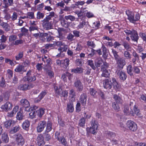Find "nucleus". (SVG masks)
Segmentation results:
<instances>
[{
    "label": "nucleus",
    "instance_id": "nucleus-45",
    "mask_svg": "<svg viewBox=\"0 0 146 146\" xmlns=\"http://www.w3.org/2000/svg\"><path fill=\"white\" fill-rule=\"evenodd\" d=\"M58 140L64 145H66L67 144L66 141L63 137H61L60 139V138Z\"/></svg>",
    "mask_w": 146,
    "mask_h": 146
},
{
    "label": "nucleus",
    "instance_id": "nucleus-20",
    "mask_svg": "<svg viewBox=\"0 0 146 146\" xmlns=\"http://www.w3.org/2000/svg\"><path fill=\"white\" fill-rule=\"evenodd\" d=\"M67 111L72 113L74 110V107L72 102H70L67 104Z\"/></svg>",
    "mask_w": 146,
    "mask_h": 146
},
{
    "label": "nucleus",
    "instance_id": "nucleus-15",
    "mask_svg": "<svg viewBox=\"0 0 146 146\" xmlns=\"http://www.w3.org/2000/svg\"><path fill=\"white\" fill-rule=\"evenodd\" d=\"M42 60L45 63V65L48 66H50L51 60L47 55L45 54L43 56Z\"/></svg>",
    "mask_w": 146,
    "mask_h": 146
},
{
    "label": "nucleus",
    "instance_id": "nucleus-33",
    "mask_svg": "<svg viewBox=\"0 0 146 146\" xmlns=\"http://www.w3.org/2000/svg\"><path fill=\"white\" fill-rule=\"evenodd\" d=\"M20 129V127L19 125L16 126L10 131V133L12 134L14 133L19 131Z\"/></svg>",
    "mask_w": 146,
    "mask_h": 146
},
{
    "label": "nucleus",
    "instance_id": "nucleus-1",
    "mask_svg": "<svg viewBox=\"0 0 146 146\" xmlns=\"http://www.w3.org/2000/svg\"><path fill=\"white\" fill-rule=\"evenodd\" d=\"M125 13L127 16V19L132 23H135L140 19V15L138 13H137L135 15L133 12L129 10H127L126 11Z\"/></svg>",
    "mask_w": 146,
    "mask_h": 146
},
{
    "label": "nucleus",
    "instance_id": "nucleus-40",
    "mask_svg": "<svg viewBox=\"0 0 146 146\" xmlns=\"http://www.w3.org/2000/svg\"><path fill=\"white\" fill-rule=\"evenodd\" d=\"M68 49V46L65 45L63 47H60L58 49V50L60 52H66Z\"/></svg>",
    "mask_w": 146,
    "mask_h": 146
},
{
    "label": "nucleus",
    "instance_id": "nucleus-38",
    "mask_svg": "<svg viewBox=\"0 0 146 146\" xmlns=\"http://www.w3.org/2000/svg\"><path fill=\"white\" fill-rule=\"evenodd\" d=\"M71 75V74L68 72H66V73L63 74L62 76V78L63 80L65 82L66 81L67 77L69 79V77Z\"/></svg>",
    "mask_w": 146,
    "mask_h": 146
},
{
    "label": "nucleus",
    "instance_id": "nucleus-51",
    "mask_svg": "<svg viewBox=\"0 0 146 146\" xmlns=\"http://www.w3.org/2000/svg\"><path fill=\"white\" fill-rule=\"evenodd\" d=\"M61 25L63 27H67L68 25L67 22L65 20V19H62L60 21Z\"/></svg>",
    "mask_w": 146,
    "mask_h": 146
},
{
    "label": "nucleus",
    "instance_id": "nucleus-58",
    "mask_svg": "<svg viewBox=\"0 0 146 146\" xmlns=\"http://www.w3.org/2000/svg\"><path fill=\"white\" fill-rule=\"evenodd\" d=\"M6 86L5 81L3 77L2 78L0 82V86L1 87H5Z\"/></svg>",
    "mask_w": 146,
    "mask_h": 146
},
{
    "label": "nucleus",
    "instance_id": "nucleus-57",
    "mask_svg": "<svg viewBox=\"0 0 146 146\" xmlns=\"http://www.w3.org/2000/svg\"><path fill=\"white\" fill-rule=\"evenodd\" d=\"M18 15L17 13L16 12H14L13 13L12 15L10 17V19L11 20L14 21L16 20L17 17Z\"/></svg>",
    "mask_w": 146,
    "mask_h": 146
},
{
    "label": "nucleus",
    "instance_id": "nucleus-37",
    "mask_svg": "<svg viewBox=\"0 0 146 146\" xmlns=\"http://www.w3.org/2000/svg\"><path fill=\"white\" fill-rule=\"evenodd\" d=\"M102 60L100 58H98L95 61V64L96 67H99L102 63Z\"/></svg>",
    "mask_w": 146,
    "mask_h": 146
},
{
    "label": "nucleus",
    "instance_id": "nucleus-50",
    "mask_svg": "<svg viewBox=\"0 0 146 146\" xmlns=\"http://www.w3.org/2000/svg\"><path fill=\"white\" fill-rule=\"evenodd\" d=\"M87 62L88 65L90 66L93 69H95V67L94 66L93 61L91 60H89L87 61Z\"/></svg>",
    "mask_w": 146,
    "mask_h": 146
},
{
    "label": "nucleus",
    "instance_id": "nucleus-28",
    "mask_svg": "<svg viewBox=\"0 0 146 146\" xmlns=\"http://www.w3.org/2000/svg\"><path fill=\"white\" fill-rule=\"evenodd\" d=\"M103 72L102 74V76L103 77H108L110 75V70H107L104 68L103 69Z\"/></svg>",
    "mask_w": 146,
    "mask_h": 146
},
{
    "label": "nucleus",
    "instance_id": "nucleus-44",
    "mask_svg": "<svg viewBox=\"0 0 146 146\" xmlns=\"http://www.w3.org/2000/svg\"><path fill=\"white\" fill-rule=\"evenodd\" d=\"M124 56L127 59H130L131 58V55L130 54L129 52L127 50L124 51Z\"/></svg>",
    "mask_w": 146,
    "mask_h": 146
},
{
    "label": "nucleus",
    "instance_id": "nucleus-9",
    "mask_svg": "<svg viewBox=\"0 0 146 146\" xmlns=\"http://www.w3.org/2000/svg\"><path fill=\"white\" fill-rule=\"evenodd\" d=\"M117 67L121 69H122L125 65V59L124 58H121L120 57L115 60Z\"/></svg>",
    "mask_w": 146,
    "mask_h": 146
},
{
    "label": "nucleus",
    "instance_id": "nucleus-7",
    "mask_svg": "<svg viewBox=\"0 0 146 146\" xmlns=\"http://www.w3.org/2000/svg\"><path fill=\"white\" fill-rule=\"evenodd\" d=\"M35 86V84L32 83H29L27 84H24L20 85L19 86L18 88L21 90H29L33 88Z\"/></svg>",
    "mask_w": 146,
    "mask_h": 146
},
{
    "label": "nucleus",
    "instance_id": "nucleus-34",
    "mask_svg": "<svg viewBox=\"0 0 146 146\" xmlns=\"http://www.w3.org/2000/svg\"><path fill=\"white\" fill-rule=\"evenodd\" d=\"M105 134L106 136L109 138L114 137L115 136V134L109 131H107L106 132Z\"/></svg>",
    "mask_w": 146,
    "mask_h": 146
},
{
    "label": "nucleus",
    "instance_id": "nucleus-60",
    "mask_svg": "<svg viewBox=\"0 0 146 146\" xmlns=\"http://www.w3.org/2000/svg\"><path fill=\"white\" fill-rule=\"evenodd\" d=\"M46 94L47 92L46 91L44 90L42 91L38 96H39V97L40 98V99H42Z\"/></svg>",
    "mask_w": 146,
    "mask_h": 146
},
{
    "label": "nucleus",
    "instance_id": "nucleus-10",
    "mask_svg": "<svg viewBox=\"0 0 146 146\" xmlns=\"http://www.w3.org/2000/svg\"><path fill=\"white\" fill-rule=\"evenodd\" d=\"M46 125V122L42 120L40 121L36 127L37 131L38 132H41L43 131Z\"/></svg>",
    "mask_w": 146,
    "mask_h": 146
},
{
    "label": "nucleus",
    "instance_id": "nucleus-26",
    "mask_svg": "<svg viewBox=\"0 0 146 146\" xmlns=\"http://www.w3.org/2000/svg\"><path fill=\"white\" fill-rule=\"evenodd\" d=\"M44 113V109L43 108H40L36 111L37 115L39 117H41Z\"/></svg>",
    "mask_w": 146,
    "mask_h": 146
},
{
    "label": "nucleus",
    "instance_id": "nucleus-18",
    "mask_svg": "<svg viewBox=\"0 0 146 146\" xmlns=\"http://www.w3.org/2000/svg\"><path fill=\"white\" fill-rule=\"evenodd\" d=\"M21 105L26 109L30 106V104L28 101L26 99H22L20 102Z\"/></svg>",
    "mask_w": 146,
    "mask_h": 146
},
{
    "label": "nucleus",
    "instance_id": "nucleus-36",
    "mask_svg": "<svg viewBox=\"0 0 146 146\" xmlns=\"http://www.w3.org/2000/svg\"><path fill=\"white\" fill-rule=\"evenodd\" d=\"M43 23L44 24V25L46 29H50L52 28V25L49 22L44 21L43 20L42 21Z\"/></svg>",
    "mask_w": 146,
    "mask_h": 146
},
{
    "label": "nucleus",
    "instance_id": "nucleus-55",
    "mask_svg": "<svg viewBox=\"0 0 146 146\" xmlns=\"http://www.w3.org/2000/svg\"><path fill=\"white\" fill-rule=\"evenodd\" d=\"M66 45L64 42L61 41H55V46H59L60 47H62L61 46H64Z\"/></svg>",
    "mask_w": 146,
    "mask_h": 146
},
{
    "label": "nucleus",
    "instance_id": "nucleus-13",
    "mask_svg": "<svg viewBox=\"0 0 146 146\" xmlns=\"http://www.w3.org/2000/svg\"><path fill=\"white\" fill-rule=\"evenodd\" d=\"M36 144L38 146L43 145L45 144L44 138L41 135H39L36 140Z\"/></svg>",
    "mask_w": 146,
    "mask_h": 146
},
{
    "label": "nucleus",
    "instance_id": "nucleus-17",
    "mask_svg": "<svg viewBox=\"0 0 146 146\" xmlns=\"http://www.w3.org/2000/svg\"><path fill=\"white\" fill-rule=\"evenodd\" d=\"M87 98V96L85 94H83L80 96L79 101L83 106L86 105Z\"/></svg>",
    "mask_w": 146,
    "mask_h": 146
},
{
    "label": "nucleus",
    "instance_id": "nucleus-5",
    "mask_svg": "<svg viewBox=\"0 0 146 146\" xmlns=\"http://www.w3.org/2000/svg\"><path fill=\"white\" fill-rule=\"evenodd\" d=\"M126 125L127 127L132 131H135L137 129V124L131 120L127 121Z\"/></svg>",
    "mask_w": 146,
    "mask_h": 146
},
{
    "label": "nucleus",
    "instance_id": "nucleus-32",
    "mask_svg": "<svg viewBox=\"0 0 146 146\" xmlns=\"http://www.w3.org/2000/svg\"><path fill=\"white\" fill-rule=\"evenodd\" d=\"M24 54L23 51L19 52L18 54L15 56V59L16 60L18 61L22 58Z\"/></svg>",
    "mask_w": 146,
    "mask_h": 146
},
{
    "label": "nucleus",
    "instance_id": "nucleus-47",
    "mask_svg": "<svg viewBox=\"0 0 146 146\" xmlns=\"http://www.w3.org/2000/svg\"><path fill=\"white\" fill-rule=\"evenodd\" d=\"M44 16V13H41L40 12H38L36 15V18L38 19H43Z\"/></svg>",
    "mask_w": 146,
    "mask_h": 146
},
{
    "label": "nucleus",
    "instance_id": "nucleus-4",
    "mask_svg": "<svg viewBox=\"0 0 146 146\" xmlns=\"http://www.w3.org/2000/svg\"><path fill=\"white\" fill-rule=\"evenodd\" d=\"M14 136L15 137L17 145L22 146L25 143V141L22 135L20 133H17L14 135Z\"/></svg>",
    "mask_w": 146,
    "mask_h": 146
},
{
    "label": "nucleus",
    "instance_id": "nucleus-6",
    "mask_svg": "<svg viewBox=\"0 0 146 146\" xmlns=\"http://www.w3.org/2000/svg\"><path fill=\"white\" fill-rule=\"evenodd\" d=\"M90 115L87 114L86 113H84V116L80 119L79 121V125L82 127H84L86 120L90 119Z\"/></svg>",
    "mask_w": 146,
    "mask_h": 146
},
{
    "label": "nucleus",
    "instance_id": "nucleus-3",
    "mask_svg": "<svg viewBox=\"0 0 146 146\" xmlns=\"http://www.w3.org/2000/svg\"><path fill=\"white\" fill-rule=\"evenodd\" d=\"M91 123V126L90 128H87L86 129L87 131L88 132L95 135L96 133L98 126V122L95 120H92Z\"/></svg>",
    "mask_w": 146,
    "mask_h": 146
},
{
    "label": "nucleus",
    "instance_id": "nucleus-61",
    "mask_svg": "<svg viewBox=\"0 0 146 146\" xmlns=\"http://www.w3.org/2000/svg\"><path fill=\"white\" fill-rule=\"evenodd\" d=\"M139 35L143 40L146 43V35L145 33H140Z\"/></svg>",
    "mask_w": 146,
    "mask_h": 146
},
{
    "label": "nucleus",
    "instance_id": "nucleus-35",
    "mask_svg": "<svg viewBox=\"0 0 146 146\" xmlns=\"http://www.w3.org/2000/svg\"><path fill=\"white\" fill-rule=\"evenodd\" d=\"M64 19L66 20H70L71 21H73L76 20V18L73 16L69 15L67 16H65Z\"/></svg>",
    "mask_w": 146,
    "mask_h": 146
},
{
    "label": "nucleus",
    "instance_id": "nucleus-2",
    "mask_svg": "<svg viewBox=\"0 0 146 146\" xmlns=\"http://www.w3.org/2000/svg\"><path fill=\"white\" fill-rule=\"evenodd\" d=\"M113 98L115 99V102H114L112 103V107L116 111H120V108L118 104L122 103V101L121 98L116 94L113 95Z\"/></svg>",
    "mask_w": 146,
    "mask_h": 146
},
{
    "label": "nucleus",
    "instance_id": "nucleus-43",
    "mask_svg": "<svg viewBox=\"0 0 146 146\" xmlns=\"http://www.w3.org/2000/svg\"><path fill=\"white\" fill-rule=\"evenodd\" d=\"M111 50L112 53L113 54L115 60L120 57L117 54L118 52L116 50L113 48L111 49Z\"/></svg>",
    "mask_w": 146,
    "mask_h": 146
},
{
    "label": "nucleus",
    "instance_id": "nucleus-29",
    "mask_svg": "<svg viewBox=\"0 0 146 146\" xmlns=\"http://www.w3.org/2000/svg\"><path fill=\"white\" fill-rule=\"evenodd\" d=\"M46 128L45 132L48 133L52 129V123L50 121H48L46 123Z\"/></svg>",
    "mask_w": 146,
    "mask_h": 146
},
{
    "label": "nucleus",
    "instance_id": "nucleus-48",
    "mask_svg": "<svg viewBox=\"0 0 146 146\" xmlns=\"http://www.w3.org/2000/svg\"><path fill=\"white\" fill-rule=\"evenodd\" d=\"M27 14L28 18L30 19H33L35 18L34 14L33 12H28Z\"/></svg>",
    "mask_w": 146,
    "mask_h": 146
},
{
    "label": "nucleus",
    "instance_id": "nucleus-39",
    "mask_svg": "<svg viewBox=\"0 0 146 146\" xmlns=\"http://www.w3.org/2000/svg\"><path fill=\"white\" fill-rule=\"evenodd\" d=\"M48 66L49 70L47 69L46 72L49 76L50 78H52L54 76V73L53 71L51 70V67L50 66Z\"/></svg>",
    "mask_w": 146,
    "mask_h": 146
},
{
    "label": "nucleus",
    "instance_id": "nucleus-14",
    "mask_svg": "<svg viewBox=\"0 0 146 146\" xmlns=\"http://www.w3.org/2000/svg\"><path fill=\"white\" fill-rule=\"evenodd\" d=\"M117 74L119 76L120 79L123 81L125 80L127 78V76L125 73L120 70H117L116 72Z\"/></svg>",
    "mask_w": 146,
    "mask_h": 146
},
{
    "label": "nucleus",
    "instance_id": "nucleus-25",
    "mask_svg": "<svg viewBox=\"0 0 146 146\" xmlns=\"http://www.w3.org/2000/svg\"><path fill=\"white\" fill-rule=\"evenodd\" d=\"M24 66L21 65H19L17 66L15 69V71L16 72H25L26 70H24Z\"/></svg>",
    "mask_w": 146,
    "mask_h": 146
},
{
    "label": "nucleus",
    "instance_id": "nucleus-11",
    "mask_svg": "<svg viewBox=\"0 0 146 146\" xmlns=\"http://www.w3.org/2000/svg\"><path fill=\"white\" fill-rule=\"evenodd\" d=\"M38 107L35 105L31 106L29 109V111H32L29 114L30 117L31 119H33L36 117L37 115L36 111H33L36 110L38 108Z\"/></svg>",
    "mask_w": 146,
    "mask_h": 146
},
{
    "label": "nucleus",
    "instance_id": "nucleus-56",
    "mask_svg": "<svg viewBox=\"0 0 146 146\" xmlns=\"http://www.w3.org/2000/svg\"><path fill=\"white\" fill-rule=\"evenodd\" d=\"M75 63L77 66H80L82 64V61L81 59H78L75 61Z\"/></svg>",
    "mask_w": 146,
    "mask_h": 146
},
{
    "label": "nucleus",
    "instance_id": "nucleus-52",
    "mask_svg": "<svg viewBox=\"0 0 146 146\" xmlns=\"http://www.w3.org/2000/svg\"><path fill=\"white\" fill-rule=\"evenodd\" d=\"M70 60L69 59L66 58L62 61V63H63L66 67L68 66L69 64Z\"/></svg>",
    "mask_w": 146,
    "mask_h": 146
},
{
    "label": "nucleus",
    "instance_id": "nucleus-12",
    "mask_svg": "<svg viewBox=\"0 0 146 146\" xmlns=\"http://www.w3.org/2000/svg\"><path fill=\"white\" fill-rule=\"evenodd\" d=\"M13 107V105L11 103L7 102L3 105L1 107V108L3 111H7L11 110Z\"/></svg>",
    "mask_w": 146,
    "mask_h": 146
},
{
    "label": "nucleus",
    "instance_id": "nucleus-30",
    "mask_svg": "<svg viewBox=\"0 0 146 146\" xmlns=\"http://www.w3.org/2000/svg\"><path fill=\"white\" fill-rule=\"evenodd\" d=\"M30 125V123L28 120L25 121L22 124V127L23 129L27 130Z\"/></svg>",
    "mask_w": 146,
    "mask_h": 146
},
{
    "label": "nucleus",
    "instance_id": "nucleus-42",
    "mask_svg": "<svg viewBox=\"0 0 146 146\" xmlns=\"http://www.w3.org/2000/svg\"><path fill=\"white\" fill-rule=\"evenodd\" d=\"M134 111L135 113L130 112V113L132 115L134 116V114H136L137 115H139V110L136 107V106L134 105Z\"/></svg>",
    "mask_w": 146,
    "mask_h": 146
},
{
    "label": "nucleus",
    "instance_id": "nucleus-21",
    "mask_svg": "<svg viewBox=\"0 0 146 146\" xmlns=\"http://www.w3.org/2000/svg\"><path fill=\"white\" fill-rule=\"evenodd\" d=\"M133 33L131 35V40L136 42H137L139 39V37L136 31H133Z\"/></svg>",
    "mask_w": 146,
    "mask_h": 146
},
{
    "label": "nucleus",
    "instance_id": "nucleus-59",
    "mask_svg": "<svg viewBox=\"0 0 146 146\" xmlns=\"http://www.w3.org/2000/svg\"><path fill=\"white\" fill-rule=\"evenodd\" d=\"M87 44L89 47H91L94 48L95 47V45L93 42L92 41H88L87 42Z\"/></svg>",
    "mask_w": 146,
    "mask_h": 146
},
{
    "label": "nucleus",
    "instance_id": "nucleus-24",
    "mask_svg": "<svg viewBox=\"0 0 146 146\" xmlns=\"http://www.w3.org/2000/svg\"><path fill=\"white\" fill-rule=\"evenodd\" d=\"M84 69L81 67H77L71 70V72L75 73L81 74L83 72Z\"/></svg>",
    "mask_w": 146,
    "mask_h": 146
},
{
    "label": "nucleus",
    "instance_id": "nucleus-27",
    "mask_svg": "<svg viewBox=\"0 0 146 146\" xmlns=\"http://www.w3.org/2000/svg\"><path fill=\"white\" fill-rule=\"evenodd\" d=\"M3 3L5 7L7 8L13 4V0H3Z\"/></svg>",
    "mask_w": 146,
    "mask_h": 146
},
{
    "label": "nucleus",
    "instance_id": "nucleus-49",
    "mask_svg": "<svg viewBox=\"0 0 146 146\" xmlns=\"http://www.w3.org/2000/svg\"><path fill=\"white\" fill-rule=\"evenodd\" d=\"M23 114L21 112L19 111L17 113V119L19 120H21L23 119Z\"/></svg>",
    "mask_w": 146,
    "mask_h": 146
},
{
    "label": "nucleus",
    "instance_id": "nucleus-64",
    "mask_svg": "<svg viewBox=\"0 0 146 146\" xmlns=\"http://www.w3.org/2000/svg\"><path fill=\"white\" fill-rule=\"evenodd\" d=\"M17 38V36L15 35H12L10 36L9 38V41L12 42L15 40Z\"/></svg>",
    "mask_w": 146,
    "mask_h": 146
},
{
    "label": "nucleus",
    "instance_id": "nucleus-16",
    "mask_svg": "<svg viewBox=\"0 0 146 146\" xmlns=\"http://www.w3.org/2000/svg\"><path fill=\"white\" fill-rule=\"evenodd\" d=\"M74 85L75 87L79 91H82L83 88V86L80 80L75 81Z\"/></svg>",
    "mask_w": 146,
    "mask_h": 146
},
{
    "label": "nucleus",
    "instance_id": "nucleus-22",
    "mask_svg": "<svg viewBox=\"0 0 146 146\" xmlns=\"http://www.w3.org/2000/svg\"><path fill=\"white\" fill-rule=\"evenodd\" d=\"M15 123V121L12 120H8L5 121L4 123V126L7 128H9L10 126Z\"/></svg>",
    "mask_w": 146,
    "mask_h": 146
},
{
    "label": "nucleus",
    "instance_id": "nucleus-19",
    "mask_svg": "<svg viewBox=\"0 0 146 146\" xmlns=\"http://www.w3.org/2000/svg\"><path fill=\"white\" fill-rule=\"evenodd\" d=\"M104 86L106 89H111L112 87L111 82L108 79L106 80L104 83Z\"/></svg>",
    "mask_w": 146,
    "mask_h": 146
},
{
    "label": "nucleus",
    "instance_id": "nucleus-31",
    "mask_svg": "<svg viewBox=\"0 0 146 146\" xmlns=\"http://www.w3.org/2000/svg\"><path fill=\"white\" fill-rule=\"evenodd\" d=\"M54 12H51L49 13L48 15L46 16V18L44 19L43 21L48 22L51 20L52 17H53L54 15Z\"/></svg>",
    "mask_w": 146,
    "mask_h": 146
},
{
    "label": "nucleus",
    "instance_id": "nucleus-54",
    "mask_svg": "<svg viewBox=\"0 0 146 146\" xmlns=\"http://www.w3.org/2000/svg\"><path fill=\"white\" fill-rule=\"evenodd\" d=\"M123 45L126 49L128 50H130L131 47L129 44L128 43L126 42H124L123 43Z\"/></svg>",
    "mask_w": 146,
    "mask_h": 146
},
{
    "label": "nucleus",
    "instance_id": "nucleus-41",
    "mask_svg": "<svg viewBox=\"0 0 146 146\" xmlns=\"http://www.w3.org/2000/svg\"><path fill=\"white\" fill-rule=\"evenodd\" d=\"M86 23V22L85 21H82L80 22L77 27L78 29H80L83 28Z\"/></svg>",
    "mask_w": 146,
    "mask_h": 146
},
{
    "label": "nucleus",
    "instance_id": "nucleus-46",
    "mask_svg": "<svg viewBox=\"0 0 146 146\" xmlns=\"http://www.w3.org/2000/svg\"><path fill=\"white\" fill-rule=\"evenodd\" d=\"M90 94L93 96L95 97L96 96L97 91L95 90L93 88H90L89 90Z\"/></svg>",
    "mask_w": 146,
    "mask_h": 146
},
{
    "label": "nucleus",
    "instance_id": "nucleus-53",
    "mask_svg": "<svg viewBox=\"0 0 146 146\" xmlns=\"http://www.w3.org/2000/svg\"><path fill=\"white\" fill-rule=\"evenodd\" d=\"M127 72L130 75H133L132 72V66L131 65H129L127 67Z\"/></svg>",
    "mask_w": 146,
    "mask_h": 146
},
{
    "label": "nucleus",
    "instance_id": "nucleus-63",
    "mask_svg": "<svg viewBox=\"0 0 146 146\" xmlns=\"http://www.w3.org/2000/svg\"><path fill=\"white\" fill-rule=\"evenodd\" d=\"M86 16L88 18H91L94 17L93 14L91 12H88L86 14Z\"/></svg>",
    "mask_w": 146,
    "mask_h": 146
},
{
    "label": "nucleus",
    "instance_id": "nucleus-8",
    "mask_svg": "<svg viewBox=\"0 0 146 146\" xmlns=\"http://www.w3.org/2000/svg\"><path fill=\"white\" fill-rule=\"evenodd\" d=\"M25 78L28 82H33L36 80V76L32 75V71L31 70L27 71L26 76L25 77Z\"/></svg>",
    "mask_w": 146,
    "mask_h": 146
},
{
    "label": "nucleus",
    "instance_id": "nucleus-62",
    "mask_svg": "<svg viewBox=\"0 0 146 146\" xmlns=\"http://www.w3.org/2000/svg\"><path fill=\"white\" fill-rule=\"evenodd\" d=\"M38 29L37 26H30L29 27V30L31 32L34 30H38Z\"/></svg>",
    "mask_w": 146,
    "mask_h": 146
},
{
    "label": "nucleus",
    "instance_id": "nucleus-23",
    "mask_svg": "<svg viewBox=\"0 0 146 146\" xmlns=\"http://www.w3.org/2000/svg\"><path fill=\"white\" fill-rule=\"evenodd\" d=\"M2 140L3 142L5 143H7L9 142V137L8 134L5 133L2 135Z\"/></svg>",
    "mask_w": 146,
    "mask_h": 146
}]
</instances>
